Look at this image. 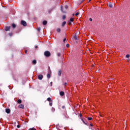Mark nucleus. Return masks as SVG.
<instances>
[{
    "label": "nucleus",
    "mask_w": 130,
    "mask_h": 130,
    "mask_svg": "<svg viewBox=\"0 0 130 130\" xmlns=\"http://www.w3.org/2000/svg\"><path fill=\"white\" fill-rule=\"evenodd\" d=\"M89 2H91V0H89Z\"/></svg>",
    "instance_id": "nucleus-47"
},
{
    "label": "nucleus",
    "mask_w": 130,
    "mask_h": 130,
    "mask_svg": "<svg viewBox=\"0 0 130 130\" xmlns=\"http://www.w3.org/2000/svg\"><path fill=\"white\" fill-rule=\"evenodd\" d=\"M90 126H93V124H90Z\"/></svg>",
    "instance_id": "nucleus-44"
},
{
    "label": "nucleus",
    "mask_w": 130,
    "mask_h": 130,
    "mask_svg": "<svg viewBox=\"0 0 130 130\" xmlns=\"http://www.w3.org/2000/svg\"><path fill=\"white\" fill-rule=\"evenodd\" d=\"M17 127L18 128H20V127H21V126H20V125H17Z\"/></svg>",
    "instance_id": "nucleus-32"
},
{
    "label": "nucleus",
    "mask_w": 130,
    "mask_h": 130,
    "mask_svg": "<svg viewBox=\"0 0 130 130\" xmlns=\"http://www.w3.org/2000/svg\"><path fill=\"white\" fill-rule=\"evenodd\" d=\"M61 74H62L61 69H60L58 71V76H59V77H61Z\"/></svg>",
    "instance_id": "nucleus-3"
},
{
    "label": "nucleus",
    "mask_w": 130,
    "mask_h": 130,
    "mask_svg": "<svg viewBox=\"0 0 130 130\" xmlns=\"http://www.w3.org/2000/svg\"><path fill=\"white\" fill-rule=\"evenodd\" d=\"M37 30H38V31H40V30H41V28L38 27V28H37Z\"/></svg>",
    "instance_id": "nucleus-28"
},
{
    "label": "nucleus",
    "mask_w": 130,
    "mask_h": 130,
    "mask_svg": "<svg viewBox=\"0 0 130 130\" xmlns=\"http://www.w3.org/2000/svg\"><path fill=\"white\" fill-rule=\"evenodd\" d=\"M108 6L110 8H112V7H113L112 4H111V3H109Z\"/></svg>",
    "instance_id": "nucleus-15"
},
{
    "label": "nucleus",
    "mask_w": 130,
    "mask_h": 130,
    "mask_svg": "<svg viewBox=\"0 0 130 130\" xmlns=\"http://www.w3.org/2000/svg\"><path fill=\"white\" fill-rule=\"evenodd\" d=\"M126 57L127 58H128V57H129V55L127 54V55H126Z\"/></svg>",
    "instance_id": "nucleus-30"
},
{
    "label": "nucleus",
    "mask_w": 130,
    "mask_h": 130,
    "mask_svg": "<svg viewBox=\"0 0 130 130\" xmlns=\"http://www.w3.org/2000/svg\"><path fill=\"white\" fill-rule=\"evenodd\" d=\"M66 24H67V22L63 21L61 25L62 27H64V26L66 25Z\"/></svg>",
    "instance_id": "nucleus-9"
},
{
    "label": "nucleus",
    "mask_w": 130,
    "mask_h": 130,
    "mask_svg": "<svg viewBox=\"0 0 130 130\" xmlns=\"http://www.w3.org/2000/svg\"><path fill=\"white\" fill-rule=\"evenodd\" d=\"M64 8L66 10H68V9H69V6H68V5H66Z\"/></svg>",
    "instance_id": "nucleus-22"
},
{
    "label": "nucleus",
    "mask_w": 130,
    "mask_h": 130,
    "mask_svg": "<svg viewBox=\"0 0 130 130\" xmlns=\"http://www.w3.org/2000/svg\"><path fill=\"white\" fill-rule=\"evenodd\" d=\"M27 50H25V53H27Z\"/></svg>",
    "instance_id": "nucleus-45"
},
{
    "label": "nucleus",
    "mask_w": 130,
    "mask_h": 130,
    "mask_svg": "<svg viewBox=\"0 0 130 130\" xmlns=\"http://www.w3.org/2000/svg\"><path fill=\"white\" fill-rule=\"evenodd\" d=\"M47 101H48L49 102H52V100H51V98H48L47 99Z\"/></svg>",
    "instance_id": "nucleus-12"
},
{
    "label": "nucleus",
    "mask_w": 130,
    "mask_h": 130,
    "mask_svg": "<svg viewBox=\"0 0 130 130\" xmlns=\"http://www.w3.org/2000/svg\"><path fill=\"white\" fill-rule=\"evenodd\" d=\"M29 130H36V129L34 128H31L29 129Z\"/></svg>",
    "instance_id": "nucleus-33"
},
{
    "label": "nucleus",
    "mask_w": 130,
    "mask_h": 130,
    "mask_svg": "<svg viewBox=\"0 0 130 130\" xmlns=\"http://www.w3.org/2000/svg\"><path fill=\"white\" fill-rule=\"evenodd\" d=\"M17 103H18V104H21V103H22V100H21L20 99H19L17 101Z\"/></svg>",
    "instance_id": "nucleus-14"
},
{
    "label": "nucleus",
    "mask_w": 130,
    "mask_h": 130,
    "mask_svg": "<svg viewBox=\"0 0 130 130\" xmlns=\"http://www.w3.org/2000/svg\"><path fill=\"white\" fill-rule=\"evenodd\" d=\"M21 25H22V26H24V27H26V26H27V22H26V21L24 20H21Z\"/></svg>",
    "instance_id": "nucleus-2"
},
{
    "label": "nucleus",
    "mask_w": 130,
    "mask_h": 130,
    "mask_svg": "<svg viewBox=\"0 0 130 130\" xmlns=\"http://www.w3.org/2000/svg\"><path fill=\"white\" fill-rule=\"evenodd\" d=\"M82 121H83V123H84V124H87V123H86V122H85L84 120L82 119Z\"/></svg>",
    "instance_id": "nucleus-36"
},
{
    "label": "nucleus",
    "mask_w": 130,
    "mask_h": 130,
    "mask_svg": "<svg viewBox=\"0 0 130 130\" xmlns=\"http://www.w3.org/2000/svg\"><path fill=\"white\" fill-rule=\"evenodd\" d=\"M62 109H64V108H65L64 106H62Z\"/></svg>",
    "instance_id": "nucleus-39"
},
{
    "label": "nucleus",
    "mask_w": 130,
    "mask_h": 130,
    "mask_svg": "<svg viewBox=\"0 0 130 130\" xmlns=\"http://www.w3.org/2000/svg\"><path fill=\"white\" fill-rule=\"evenodd\" d=\"M47 24V21L46 20H44L43 22V25H44V26L45 25H46Z\"/></svg>",
    "instance_id": "nucleus-10"
},
{
    "label": "nucleus",
    "mask_w": 130,
    "mask_h": 130,
    "mask_svg": "<svg viewBox=\"0 0 130 130\" xmlns=\"http://www.w3.org/2000/svg\"><path fill=\"white\" fill-rule=\"evenodd\" d=\"M6 113H8V114L9 113H11V109H6Z\"/></svg>",
    "instance_id": "nucleus-6"
},
{
    "label": "nucleus",
    "mask_w": 130,
    "mask_h": 130,
    "mask_svg": "<svg viewBox=\"0 0 130 130\" xmlns=\"http://www.w3.org/2000/svg\"><path fill=\"white\" fill-rule=\"evenodd\" d=\"M35 48H38V46H36Z\"/></svg>",
    "instance_id": "nucleus-43"
},
{
    "label": "nucleus",
    "mask_w": 130,
    "mask_h": 130,
    "mask_svg": "<svg viewBox=\"0 0 130 130\" xmlns=\"http://www.w3.org/2000/svg\"><path fill=\"white\" fill-rule=\"evenodd\" d=\"M74 38L75 40H78V38L77 37V35H75V36H74Z\"/></svg>",
    "instance_id": "nucleus-16"
},
{
    "label": "nucleus",
    "mask_w": 130,
    "mask_h": 130,
    "mask_svg": "<svg viewBox=\"0 0 130 130\" xmlns=\"http://www.w3.org/2000/svg\"><path fill=\"white\" fill-rule=\"evenodd\" d=\"M56 31L57 32H58V33H60V31H61V29H60V28H58L56 29Z\"/></svg>",
    "instance_id": "nucleus-11"
},
{
    "label": "nucleus",
    "mask_w": 130,
    "mask_h": 130,
    "mask_svg": "<svg viewBox=\"0 0 130 130\" xmlns=\"http://www.w3.org/2000/svg\"><path fill=\"white\" fill-rule=\"evenodd\" d=\"M50 103H49L50 106H52V102H50Z\"/></svg>",
    "instance_id": "nucleus-26"
},
{
    "label": "nucleus",
    "mask_w": 130,
    "mask_h": 130,
    "mask_svg": "<svg viewBox=\"0 0 130 130\" xmlns=\"http://www.w3.org/2000/svg\"><path fill=\"white\" fill-rule=\"evenodd\" d=\"M72 21H69V23H68V25H72Z\"/></svg>",
    "instance_id": "nucleus-24"
},
{
    "label": "nucleus",
    "mask_w": 130,
    "mask_h": 130,
    "mask_svg": "<svg viewBox=\"0 0 130 130\" xmlns=\"http://www.w3.org/2000/svg\"><path fill=\"white\" fill-rule=\"evenodd\" d=\"M42 79H43V75H39L38 76V79L39 80H42Z\"/></svg>",
    "instance_id": "nucleus-5"
},
{
    "label": "nucleus",
    "mask_w": 130,
    "mask_h": 130,
    "mask_svg": "<svg viewBox=\"0 0 130 130\" xmlns=\"http://www.w3.org/2000/svg\"><path fill=\"white\" fill-rule=\"evenodd\" d=\"M73 16H75V14H73Z\"/></svg>",
    "instance_id": "nucleus-46"
},
{
    "label": "nucleus",
    "mask_w": 130,
    "mask_h": 130,
    "mask_svg": "<svg viewBox=\"0 0 130 130\" xmlns=\"http://www.w3.org/2000/svg\"><path fill=\"white\" fill-rule=\"evenodd\" d=\"M61 12H62L64 13H67L66 11H63V9L62 8V6H61Z\"/></svg>",
    "instance_id": "nucleus-18"
},
{
    "label": "nucleus",
    "mask_w": 130,
    "mask_h": 130,
    "mask_svg": "<svg viewBox=\"0 0 130 130\" xmlns=\"http://www.w3.org/2000/svg\"><path fill=\"white\" fill-rule=\"evenodd\" d=\"M79 116H80V117H82V114H79Z\"/></svg>",
    "instance_id": "nucleus-40"
},
{
    "label": "nucleus",
    "mask_w": 130,
    "mask_h": 130,
    "mask_svg": "<svg viewBox=\"0 0 130 130\" xmlns=\"http://www.w3.org/2000/svg\"><path fill=\"white\" fill-rule=\"evenodd\" d=\"M66 46H67V47H70V44H67L66 45Z\"/></svg>",
    "instance_id": "nucleus-34"
},
{
    "label": "nucleus",
    "mask_w": 130,
    "mask_h": 130,
    "mask_svg": "<svg viewBox=\"0 0 130 130\" xmlns=\"http://www.w3.org/2000/svg\"><path fill=\"white\" fill-rule=\"evenodd\" d=\"M32 62V64H36V63H37V61H36V60H34Z\"/></svg>",
    "instance_id": "nucleus-13"
},
{
    "label": "nucleus",
    "mask_w": 130,
    "mask_h": 130,
    "mask_svg": "<svg viewBox=\"0 0 130 130\" xmlns=\"http://www.w3.org/2000/svg\"><path fill=\"white\" fill-rule=\"evenodd\" d=\"M88 120H92V117H87Z\"/></svg>",
    "instance_id": "nucleus-23"
},
{
    "label": "nucleus",
    "mask_w": 130,
    "mask_h": 130,
    "mask_svg": "<svg viewBox=\"0 0 130 130\" xmlns=\"http://www.w3.org/2000/svg\"><path fill=\"white\" fill-rule=\"evenodd\" d=\"M64 85L65 86H67V82H65L64 84Z\"/></svg>",
    "instance_id": "nucleus-42"
},
{
    "label": "nucleus",
    "mask_w": 130,
    "mask_h": 130,
    "mask_svg": "<svg viewBox=\"0 0 130 130\" xmlns=\"http://www.w3.org/2000/svg\"><path fill=\"white\" fill-rule=\"evenodd\" d=\"M75 16H79V12H77L76 14H75Z\"/></svg>",
    "instance_id": "nucleus-29"
},
{
    "label": "nucleus",
    "mask_w": 130,
    "mask_h": 130,
    "mask_svg": "<svg viewBox=\"0 0 130 130\" xmlns=\"http://www.w3.org/2000/svg\"><path fill=\"white\" fill-rule=\"evenodd\" d=\"M50 85H51V86H52V82H50Z\"/></svg>",
    "instance_id": "nucleus-41"
},
{
    "label": "nucleus",
    "mask_w": 130,
    "mask_h": 130,
    "mask_svg": "<svg viewBox=\"0 0 130 130\" xmlns=\"http://www.w3.org/2000/svg\"><path fill=\"white\" fill-rule=\"evenodd\" d=\"M52 111H55V109H54V108H52Z\"/></svg>",
    "instance_id": "nucleus-31"
},
{
    "label": "nucleus",
    "mask_w": 130,
    "mask_h": 130,
    "mask_svg": "<svg viewBox=\"0 0 130 130\" xmlns=\"http://www.w3.org/2000/svg\"><path fill=\"white\" fill-rule=\"evenodd\" d=\"M44 55L45 56H46V57H49L51 55V54L50 52L48 51H46L44 52Z\"/></svg>",
    "instance_id": "nucleus-1"
},
{
    "label": "nucleus",
    "mask_w": 130,
    "mask_h": 130,
    "mask_svg": "<svg viewBox=\"0 0 130 130\" xmlns=\"http://www.w3.org/2000/svg\"><path fill=\"white\" fill-rule=\"evenodd\" d=\"M60 55H61L60 53H57V56H58V57H59V56H60Z\"/></svg>",
    "instance_id": "nucleus-25"
},
{
    "label": "nucleus",
    "mask_w": 130,
    "mask_h": 130,
    "mask_svg": "<svg viewBox=\"0 0 130 130\" xmlns=\"http://www.w3.org/2000/svg\"><path fill=\"white\" fill-rule=\"evenodd\" d=\"M66 40H67V39H66V38H64V39L63 40V42H66Z\"/></svg>",
    "instance_id": "nucleus-35"
},
{
    "label": "nucleus",
    "mask_w": 130,
    "mask_h": 130,
    "mask_svg": "<svg viewBox=\"0 0 130 130\" xmlns=\"http://www.w3.org/2000/svg\"><path fill=\"white\" fill-rule=\"evenodd\" d=\"M64 19H66V15H63L62 16V19L64 20Z\"/></svg>",
    "instance_id": "nucleus-27"
},
{
    "label": "nucleus",
    "mask_w": 130,
    "mask_h": 130,
    "mask_svg": "<svg viewBox=\"0 0 130 130\" xmlns=\"http://www.w3.org/2000/svg\"><path fill=\"white\" fill-rule=\"evenodd\" d=\"M18 107H19V108H21L22 109H24V105H23V104L19 105Z\"/></svg>",
    "instance_id": "nucleus-7"
},
{
    "label": "nucleus",
    "mask_w": 130,
    "mask_h": 130,
    "mask_svg": "<svg viewBox=\"0 0 130 130\" xmlns=\"http://www.w3.org/2000/svg\"><path fill=\"white\" fill-rule=\"evenodd\" d=\"M47 77L48 79H50V77H51L50 74H48L47 75Z\"/></svg>",
    "instance_id": "nucleus-20"
},
{
    "label": "nucleus",
    "mask_w": 130,
    "mask_h": 130,
    "mask_svg": "<svg viewBox=\"0 0 130 130\" xmlns=\"http://www.w3.org/2000/svg\"><path fill=\"white\" fill-rule=\"evenodd\" d=\"M59 94H60V96H64V92L60 91Z\"/></svg>",
    "instance_id": "nucleus-8"
},
{
    "label": "nucleus",
    "mask_w": 130,
    "mask_h": 130,
    "mask_svg": "<svg viewBox=\"0 0 130 130\" xmlns=\"http://www.w3.org/2000/svg\"><path fill=\"white\" fill-rule=\"evenodd\" d=\"M83 2H85V0H81L78 3L79 5H81V4H82Z\"/></svg>",
    "instance_id": "nucleus-19"
},
{
    "label": "nucleus",
    "mask_w": 130,
    "mask_h": 130,
    "mask_svg": "<svg viewBox=\"0 0 130 130\" xmlns=\"http://www.w3.org/2000/svg\"><path fill=\"white\" fill-rule=\"evenodd\" d=\"M10 29H11V26H6L5 30V31H9Z\"/></svg>",
    "instance_id": "nucleus-4"
},
{
    "label": "nucleus",
    "mask_w": 130,
    "mask_h": 130,
    "mask_svg": "<svg viewBox=\"0 0 130 130\" xmlns=\"http://www.w3.org/2000/svg\"><path fill=\"white\" fill-rule=\"evenodd\" d=\"M89 21H90L91 22H92V21H93V19L92 18H89Z\"/></svg>",
    "instance_id": "nucleus-37"
},
{
    "label": "nucleus",
    "mask_w": 130,
    "mask_h": 130,
    "mask_svg": "<svg viewBox=\"0 0 130 130\" xmlns=\"http://www.w3.org/2000/svg\"><path fill=\"white\" fill-rule=\"evenodd\" d=\"M9 35H10V36H12V33H9Z\"/></svg>",
    "instance_id": "nucleus-38"
},
{
    "label": "nucleus",
    "mask_w": 130,
    "mask_h": 130,
    "mask_svg": "<svg viewBox=\"0 0 130 130\" xmlns=\"http://www.w3.org/2000/svg\"><path fill=\"white\" fill-rule=\"evenodd\" d=\"M74 21V18H71L70 19V22H73Z\"/></svg>",
    "instance_id": "nucleus-21"
},
{
    "label": "nucleus",
    "mask_w": 130,
    "mask_h": 130,
    "mask_svg": "<svg viewBox=\"0 0 130 130\" xmlns=\"http://www.w3.org/2000/svg\"><path fill=\"white\" fill-rule=\"evenodd\" d=\"M12 28H16V24H15V23H13L12 24Z\"/></svg>",
    "instance_id": "nucleus-17"
}]
</instances>
